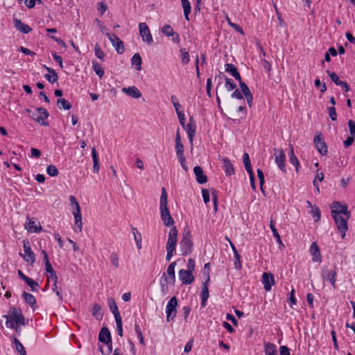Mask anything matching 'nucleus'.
Returning <instances> with one entry per match:
<instances>
[{
	"label": "nucleus",
	"mask_w": 355,
	"mask_h": 355,
	"mask_svg": "<svg viewBox=\"0 0 355 355\" xmlns=\"http://www.w3.org/2000/svg\"><path fill=\"white\" fill-rule=\"evenodd\" d=\"M180 251L182 255L185 257L190 254L193 251V243L192 236L189 230H184L180 242Z\"/></svg>",
	"instance_id": "nucleus-1"
},
{
	"label": "nucleus",
	"mask_w": 355,
	"mask_h": 355,
	"mask_svg": "<svg viewBox=\"0 0 355 355\" xmlns=\"http://www.w3.org/2000/svg\"><path fill=\"white\" fill-rule=\"evenodd\" d=\"M336 266H334V268L331 269L328 266H323L321 268V277L324 282H329L334 289L336 288Z\"/></svg>",
	"instance_id": "nucleus-2"
},
{
	"label": "nucleus",
	"mask_w": 355,
	"mask_h": 355,
	"mask_svg": "<svg viewBox=\"0 0 355 355\" xmlns=\"http://www.w3.org/2000/svg\"><path fill=\"white\" fill-rule=\"evenodd\" d=\"M8 313V315L3 316L6 321H10L14 324H21L23 326L25 325V318L20 309L12 306L9 309Z\"/></svg>",
	"instance_id": "nucleus-3"
},
{
	"label": "nucleus",
	"mask_w": 355,
	"mask_h": 355,
	"mask_svg": "<svg viewBox=\"0 0 355 355\" xmlns=\"http://www.w3.org/2000/svg\"><path fill=\"white\" fill-rule=\"evenodd\" d=\"M343 214L347 218L351 217V213L348 210L347 204H342L340 202L334 201L331 205V215H340Z\"/></svg>",
	"instance_id": "nucleus-4"
},
{
	"label": "nucleus",
	"mask_w": 355,
	"mask_h": 355,
	"mask_svg": "<svg viewBox=\"0 0 355 355\" xmlns=\"http://www.w3.org/2000/svg\"><path fill=\"white\" fill-rule=\"evenodd\" d=\"M334 218L336 227L341 234L342 239H344L345 236L346 232L348 230L347 220L349 218H347V216H341V215H331Z\"/></svg>",
	"instance_id": "nucleus-5"
},
{
	"label": "nucleus",
	"mask_w": 355,
	"mask_h": 355,
	"mask_svg": "<svg viewBox=\"0 0 355 355\" xmlns=\"http://www.w3.org/2000/svg\"><path fill=\"white\" fill-rule=\"evenodd\" d=\"M178 300L176 297H171L166 307V321L169 322L173 320L177 315Z\"/></svg>",
	"instance_id": "nucleus-6"
},
{
	"label": "nucleus",
	"mask_w": 355,
	"mask_h": 355,
	"mask_svg": "<svg viewBox=\"0 0 355 355\" xmlns=\"http://www.w3.org/2000/svg\"><path fill=\"white\" fill-rule=\"evenodd\" d=\"M178 231L176 227L173 226L171 228L168 233V238L166 242V250L170 251H175L177 245Z\"/></svg>",
	"instance_id": "nucleus-7"
},
{
	"label": "nucleus",
	"mask_w": 355,
	"mask_h": 355,
	"mask_svg": "<svg viewBox=\"0 0 355 355\" xmlns=\"http://www.w3.org/2000/svg\"><path fill=\"white\" fill-rule=\"evenodd\" d=\"M23 247L24 254H22L21 253L19 254L23 257V259L25 261L33 264L35 261V254L31 250L30 243L28 240L23 241Z\"/></svg>",
	"instance_id": "nucleus-8"
},
{
	"label": "nucleus",
	"mask_w": 355,
	"mask_h": 355,
	"mask_svg": "<svg viewBox=\"0 0 355 355\" xmlns=\"http://www.w3.org/2000/svg\"><path fill=\"white\" fill-rule=\"evenodd\" d=\"M106 36L108 37L109 40L111 42L118 53L121 54L124 52L125 48L123 42L117 35L114 33H107Z\"/></svg>",
	"instance_id": "nucleus-9"
},
{
	"label": "nucleus",
	"mask_w": 355,
	"mask_h": 355,
	"mask_svg": "<svg viewBox=\"0 0 355 355\" xmlns=\"http://www.w3.org/2000/svg\"><path fill=\"white\" fill-rule=\"evenodd\" d=\"M35 111L37 114H41V116L35 117V114L33 113V115L31 116L32 119L37 121L41 125L48 126L49 123L45 120L49 116L48 111L45 108L42 107L36 108Z\"/></svg>",
	"instance_id": "nucleus-10"
},
{
	"label": "nucleus",
	"mask_w": 355,
	"mask_h": 355,
	"mask_svg": "<svg viewBox=\"0 0 355 355\" xmlns=\"http://www.w3.org/2000/svg\"><path fill=\"white\" fill-rule=\"evenodd\" d=\"M139 29L143 41L146 42L148 44H152L153 42V37L146 24L144 22L139 23Z\"/></svg>",
	"instance_id": "nucleus-11"
},
{
	"label": "nucleus",
	"mask_w": 355,
	"mask_h": 355,
	"mask_svg": "<svg viewBox=\"0 0 355 355\" xmlns=\"http://www.w3.org/2000/svg\"><path fill=\"white\" fill-rule=\"evenodd\" d=\"M314 144H315V146L318 152L321 155H325L327 153V146L324 142V138L321 133H316V135L314 137Z\"/></svg>",
	"instance_id": "nucleus-12"
},
{
	"label": "nucleus",
	"mask_w": 355,
	"mask_h": 355,
	"mask_svg": "<svg viewBox=\"0 0 355 355\" xmlns=\"http://www.w3.org/2000/svg\"><path fill=\"white\" fill-rule=\"evenodd\" d=\"M275 163L277 164L279 168L284 173L286 172V166H285V161H286V155L284 151L282 149L278 150L277 148H275Z\"/></svg>",
	"instance_id": "nucleus-13"
},
{
	"label": "nucleus",
	"mask_w": 355,
	"mask_h": 355,
	"mask_svg": "<svg viewBox=\"0 0 355 355\" xmlns=\"http://www.w3.org/2000/svg\"><path fill=\"white\" fill-rule=\"evenodd\" d=\"M176 266V261H173L168 266L166 272L168 276H166V274L164 273L162 279H164L166 283H169L170 284L174 285L175 282V267Z\"/></svg>",
	"instance_id": "nucleus-14"
},
{
	"label": "nucleus",
	"mask_w": 355,
	"mask_h": 355,
	"mask_svg": "<svg viewBox=\"0 0 355 355\" xmlns=\"http://www.w3.org/2000/svg\"><path fill=\"white\" fill-rule=\"evenodd\" d=\"M178 276L182 283L185 285H189L194 281V277L192 272L185 269L180 270Z\"/></svg>",
	"instance_id": "nucleus-15"
},
{
	"label": "nucleus",
	"mask_w": 355,
	"mask_h": 355,
	"mask_svg": "<svg viewBox=\"0 0 355 355\" xmlns=\"http://www.w3.org/2000/svg\"><path fill=\"white\" fill-rule=\"evenodd\" d=\"M160 215L165 226L169 227L174 224V220L170 214L168 207L160 208Z\"/></svg>",
	"instance_id": "nucleus-16"
},
{
	"label": "nucleus",
	"mask_w": 355,
	"mask_h": 355,
	"mask_svg": "<svg viewBox=\"0 0 355 355\" xmlns=\"http://www.w3.org/2000/svg\"><path fill=\"white\" fill-rule=\"evenodd\" d=\"M263 288L266 291L271 290L272 286L275 284L274 276L272 273L263 272L262 275Z\"/></svg>",
	"instance_id": "nucleus-17"
},
{
	"label": "nucleus",
	"mask_w": 355,
	"mask_h": 355,
	"mask_svg": "<svg viewBox=\"0 0 355 355\" xmlns=\"http://www.w3.org/2000/svg\"><path fill=\"white\" fill-rule=\"evenodd\" d=\"M162 33L167 37H173V41L175 43L180 42V37L178 33L173 31V28L168 24L164 25L162 28Z\"/></svg>",
	"instance_id": "nucleus-18"
},
{
	"label": "nucleus",
	"mask_w": 355,
	"mask_h": 355,
	"mask_svg": "<svg viewBox=\"0 0 355 355\" xmlns=\"http://www.w3.org/2000/svg\"><path fill=\"white\" fill-rule=\"evenodd\" d=\"M193 173L198 184H202L207 182V177L204 174L202 168L199 166L193 168Z\"/></svg>",
	"instance_id": "nucleus-19"
},
{
	"label": "nucleus",
	"mask_w": 355,
	"mask_h": 355,
	"mask_svg": "<svg viewBox=\"0 0 355 355\" xmlns=\"http://www.w3.org/2000/svg\"><path fill=\"white\" fill-rule=\"evenodd\" d=\"M310 253L312 255V260L315 262H320L321 261V253L320 250V248L316 242H313L310 246Z\"/></svg>",
	"instance_id": "nucleus-20"
},
{
	"label": "nucleus",
	"mask_w": 355,
	"mask_h": 355,
	"mask_svg": "<svg viewBox=\"0 0 355 355\" xmlns=\"http://www.w3.org/2000/svg\"><path fill=\"white\" fill-rule=\"evenodd\" d=\"M112 336L110 331L107 327H103L98 334V340L101 343H111Z\"/></svg>",
	"instance_id": "nucleus-21"
},
{
	"label": "nucleus",
	"mask_w": 355,
	"mask_h": 355,
	"mask_svg": "<svg viewBox=\"0 0 355 355\" xmlns=\"http://www.w3.org/2000/svg\"><path fill=\"white\" fill-rule=\"evenodd\" d=\"M21 297L24 301L30 305L33 311L37 309V302L35 297L31 293L24 291Z\"/></svg>",
	"instance_id": "nucleus-22"
},
{
	"label": "nucleus",
	"mask_w": 355,
	"mask_h": 355,
	"mask_svg": "<svg viewBox=\"0 0 355 355\" xmlns=\"http://www.w3.org/2000/svg\"><path fill=\"white\" fill-rule=\"evenodd\" d=\"M187 132L189 141L191 146V150L193 149V137L196 135V123H189L187 126L184 128Z\"/></svg>",
	"instance_id": "nucleus-23"
},
{
	"label": "nucleus",
	"mask_w": 355,
	"mask_h": 355,
	"mask_svg": "<svg viewBox=\"0 0 355 355\" xmlns=\"http://www.w3.org/2000/svg\"><path fill=\"white\" fill-rule=\"evenodd\" d=\"M13 22L16 29L24 34H28L32 31L28 25L23 23L20 19H14Z\"/></svg>",
	"instance_id": "nucleus-24"
},
{
	"label": "nucleus",
	"mask_w": 355,
	"mask_h": 355,
	"mask_svg": "<svg viewBox=\"0 0 355 355\" xmlns=\"http://www.w3.org/2000/svg\"><path fill=\"white\" fill-rule=\"evenodd\" d=\"M225 70L227 73H229L232 76H233L236 80L241 78V76L234 64L231 63L226 64L225 65Z\"/></svg>",
	"instance_id": "nucleus-25"
},
{
	"label": "nucleus",
	"mask_w": 355,
	"mask_h": 355,
	"mask_svg": "<svg viewBox=\"0 0 355 355\" xmlns=\"http://www.w3.org/2000/svg\"><path fill=\"white\" fill-rule=\"evenodd\" d=\"M270 228L272 232L273 236L276 239L277 242L279 244V248H281V246L284 248V244L282 243L280 235L277 231V230L275 227V220L272 218V217L270 218Z\"/></svg>",
	"instance_id": "nucleus-26"
},
{
	"label": "nucleus",
	"mask_w": 355,
	"mask_h": 355,
	"mask_svg": "<svg viewBox=\"0 0 355 355\" xmlns=\"http://www.w3.org/2000/svg\"><path fill=\"white\" fill-rule=\"evenodd\" d=\"M223 168L225 171L226 175L230 176L234 174V168L233 164L231 163L230 160L227 157H225L223 159Z\"/></svg>",
	"instance_id": "nucleus-27"
},
{
	"label": "nucleus",
	"mask_w": 355,
	"mask_h": 355,
	"mask_svg": "<svg viewBox=\"0 0 355 355\" xmlns=\"http://www.w3.org/2000/svg\"><path fill=\"white\" fill-rule=\"evenodd\" d=\"M28 223L25 225V228L28 232H40L42 230V227L39 225L37 226L35 220L27 217Z\"/></svg>",
	"instance_id": "nucleus-28"
},
{
	"label": "nucleus",
	"mask_w": 355,
	"mask_h": 355,
	"mask_svg": "<svg viewBox=\"0 0 355 355\" xmlns=\"http://www.w3.org/2000/svg\"><path fill=\"white\" fill-rule=\"evenodd\" d=\"M289 162L295 167V171L298 172L299 168L300 166V162L297 157L295 156L294 153V148L293 146H290V151L288 153Z\"/></svg>",
	"instance_id": "nucleus-29"
},
{
	"label": "nucleus",
	"mask_w": 355,
	"mask_h": 355,
	"mask_svg": "<svg viewBox=\"0 0 355 355\" xmlns=\"http://www.w3.org/2000/svg\"><path fill=\"white\" fill-rule=\"evenodd\" d=\"M123 92H125L128 96H130L135 98H138L141 96L140 91L135 86L124 87L123 89Z\"/></svg>",
	"instance_id": "nucleus-30"
},
{
	"label": "nucleus",
	"mask_w": 355,
	"mask_h": 355,
	"mask_svg": "<svg viewBox=\"0 0 355 355\" xmlns=\"http://www.w3.org/2000/svg\"><path fill=\"white\" fill-rule=\"evenodd\" d=\"M264 353L265 355H277L276 345L270 342L264 343Z\"/></svg>",
	"instance_id": "nucleus-31"
},
{
	"label": "nucleus",
	"mask_w": 355,
	"mask_h": 355,
	"mask_svg": "<svg viewBox=\"0 0 355 355\" xmlns=\"http://www.w3.org/2000/svg\"><path fill=\"white\" fill-rule=\"evenodd\" d=\"M108 304L111 312L113 313L114 316V318L118 319L119 318H121L116 303L113 298H110L108 300Z\"/></svg>",
	"instance_id": "nucleus-32"
},
{
	"label": "nucleus",
	"mask_w": 355,
	"mask_h": 355,
	"mask_svg": "<svg viewBox=\"0 0 355 355\" xmlns=\"http://www.w3.org/2000/svg\"><path fill=\"white\" fill-rule=\"evenodd\" d=\"M73 214L75 218V226L78 230V232H81L83 228V223L80 209H78V211H73Z\"/></svg>",
	"instance_id": "nucleus-33"
},
{
	"label": "nucleus",
	"mask_w": 355,
	"mask_h": 355,
	"mask_svg": "<svg viewBox=\"0 0 355 355\" xmlns=\"http://www.w3.org/2000/svg\"><path fill=\"white\" fill-rule=\"evenodd\" d=\"M12 343L15 345V349L20 354V355H26V352L24 345L17 338H12Z\"/></svg>",
	"instance_id": "nucleus-34"
},
{
	"label": "nucleus",
	"mask_w": 355,
	"mask_h": 355,
	"mask_svg": "<svg viewBox=\"0 0 355 355\" xmlns=\"http://www.w3.org/2000/svg\"><path fill=\"white\" fill-rule=\"evenodd\" d=\"M132 232L134 235V239L137 245V247L139 250L141 248V242H142V238L141 233L138 231V230L131 226Z\"/></svg>",
	"instance_id": "nucleus-35"
},
{
	"label": "nucleus",
	"mask_w": 355,
	"mask_h": 355,
	"mask_svg": "<svg viewBox=\"0 0 355 355\" xmlns=\"http://www.w3.org/2000/svg\"><path fill=\"white\" fill-rule=\"evenodd\" d=\"M182 6L184 11V15L187 21H189V14L191 13V3L189 0H181Z\"/></svg>",
	"instance_id": "nucleus-36"
},
{
	"label": "nucleus",
	"mask_w": 355,
	"mask_h": 355,
	"mask_svg": "<svg viewBox=\"0 0 355 355\" xmlns=\"http://www.w3.org/2000/svg\"><path fill=\"white\" fill-rule=\"evenodd\" d=\"M47 71L50 74H45L44 78L50 83H54L58 80V76L55 71L51 68H47Z\"/></svg>",
	"instance_id": "nucleus-37"
},
{
	"label": "nucleus",
	"mask_w": 355,
	"mask_h": 355,
	"mask_svg": "<svg viewBox=\"0 0 355 355\" xmlns=\"http://www.w3.org/2000/svg\"><path fill=\"white\" fill-rule=\"evenodd\" d=\"M92 315L96 320H100L103 318V313L101 310V306L98 304H95L92 310Z\"/></svg>",
	"instance_id": "nucleus-38"
},
{
	"label": "nucleus",
	"mask_w": 355,
	"mask_h": 355,
	"mask_svg": "<svg viewBox=\"0 0 355 355\" xmlns=\"http://www.w3.org/2000/svg\"><path fill=\"white\" fill-rule=\"evenodd\" d=\"M92 157L93 163H94L93 171H94V173H97L99 171L100 165H99V163H98V156L97 152L95 150V148H92Z\"/></svg>",
	"instance_id": "nucleus-39"
},
{
	"label": "nucleus",
	"mask_w": 355,
	"mask_h": 355,
	"mask_svg": "<svg viewBox=\"0 0 355 355\" xmlns=\"http://www.w3.org/2000/svg\"><path fill=\"white\" fill-rule=\"evenodd\" d=\"M57 105L60 109L69 110L71 108L72 105L65 98H58L57 100Z\"/></svg>",
	"instance_id": "nucleus-40"
},
{
	"label": "nucleus",
	"mask_w": 355,
	"mask_h": 355,
	"mask_svg": "<svg viewBox=\"0 0 355 355\" xmlns=\"http://www.w3.org/2000/svg\"><path fill=\"white\" fill-rule=\"evenodd\" d=\"M92 67L96 74L101 78L104 76V69L96 61H92Z\"/></svg>",
	"instance_id": "nucleus-41"
},
{
	"label": "nucleus",
	"mask_w": 355,
	"mask_h": 355,
	"mask_svg": "<svg viewBox=\"0 0 355 355\" xmlns=\"http://www.w3.org/2000/svg\"><path fill=\"white\" fill-rule=\"evenodd\" d=\"M141 63H142V59H141V55L139 53L134 54L131 58L132 65L137 66V69L140 70L141 68Z\"/></svg>",
	"instance_id": "nucleus-42"
},
{
	"label": "nucleus",
	"mask_w": 355,
	"mask_h": 355,
	"mask_svg": "<svg viewBox=\"0 0 355 355\" xmlns=\"http://www.w3.org/2000/svg\"><path fill=\"white\" fill-rule=\"evenodd\" d=\"M180 53H181V63L183 65L187 64L189 61V54L186 49L183 48L180 49Z\"/></svg>",
	"instance_id": "nucleus-43"
},
{
	"label": "nucleus",
	"mask_w": 355,
	"mask_h": 355,
	"mask_svg": "<svg viewBox=\"0 0 355 355\" xmlns=\"http://www.w3.org/2000/svg\"><path fill=\"white\" fill-rule=\"evenodd\" d=\"M58 279V277L55 270H53V272H51L49 273V277H48V281L49 282L50 280H51L53 282L52 287H51V289L53 291H55L57 289Z\"/></svg>",
	"instance_id": "nucleus-44"
},
{
	"label": "nucleus",
	"mask_w": 355,
	"mask_h": 355,
	"mask_svg": "<svg viewBox=\"0 0 355 355\" xmlns=\"http://www.w3.org/2000/svg\"><path fill=\"white\" fill-rule=\"evenodd\" d=\"M6 325L8 328L14 329L17 334L19 336L21 332V324H13L10 321H6Z\"/></svg>",
	"instance_id": "nucleus-45"
},
{
	"label": "nucleus",
	"mask_w": 355,
	"mask_h": 355,
	"mask_svg": "<svg viewBox=\"0 0 355 355\" xmlns=\"http://www.w3.org/2000/svg\"><path fill=\"white\" fill-rule=\"evenodd\" d=\"M167 193L164 187L162 188V194L160 196V207H167Z\"/></svg>",
	"instance_id": "nucleus-46"
},
{
	"label": "nucleus",
	"mask_w": 355,
	"mask_h": 355,
	"mask_svg": "<svg viewBox=\"0 0 355 355\" xmlns=\"http://www.w3.org/2000/svg\"><path fill=\"white\" fill-rule=\"evenodd\" d=\"M209 283L207 281H205L202 283V291L200 293V298H209Z\"/></svg>",
	"instance_id": "nucleus-47"
},
{
	"label": "nucleus",
	"mask_w": 355,
	"mask_h": 355,
	"mask_svg": "<svg viewBox=\"0 0 355 355\" xmlns=\"http://www.w3.org/2000/svg\"><path fill=\"white\" fill-rule=\"evenodd\" d=\"M28 286L31 288V291L33 292H37L38 291V289L40 288V285L37 282L34 281L31 277L25 282Z\"/></svg>",
	"instance_id": "nucleus-48"
},
{
	"label": "nucleus",
	"mask_w": 355,
	"mask_h": 355,
	"mask_svg": "<svg viewBox=\"0 0 355 355\" xmlns=\"http://www.w3.org/2000/svg\"><path fill=\"white\" fill-rule=\"evenodd\" d=\"M135 332H136L137 337L139 340V343L141 345H144V338L141 328H140L139 324L137 322V320H135Z\"/></svg>",
	"instance_id": "nucleus-49"
},
{
	"label": "nucleus",
	"mask_w": 355,
	"mask_h": 355,
	"mask_svg": "<svg viewBox=\"0 0 355 355\" xmlns=\"http://www.w3.org/2000/svg\"><path fill=\"white\" fill-rule=\"evenodd\" d=\"M46 173L51 177H55L58 175V168L53 164H50L46 168Z\"/></svg>",
	"instance_id": "nucleus-50"
},
{
	"label": "nucleus",
	"mask_w": 355,
	"mask_h": 355,
	"mask_svg": "<svg viewBox=\"0 0 355 355\" xmlns=\"http://www.w3.org/2000/svg\"><path fill=\"white\" fill-rule=\"evenodd\" d=\"M311 213L314 219V222L317 223L320 220L321 212L318 207L315 206L314 209L311 210Z\"/></svg>",
	"instance_id": "nucleus-51"
},
{
	"label": "nucleus",
	"mask_w": 355,
	"mask_h": 355,
	"mask_svg": "<svg viewBox=\"0 0 355 355\" xmlns=\"http://www.w3.org/2000/svg\"><path fill=\"white\" fill-rule=\"evenodd\" d=\"M238 81L241 88L240 92L243 94V96L251 92L248 86L242 80V78H240Z\"/></svg>",
	"instance_id": "nucleus-52"
},
{
	"label": "nucleus",
	"mask_w": 355,
	"mask_h": 355,
	"mask_svg": "<svg viewBox=\"0 0 355 355\" xmlns=\"http://www.w3.org/2000/svg\"><path fill=\"white\" fill-rule=\"evenodd\" d=\"M234 268L237 270L241 269V257L237 250H234Z\"/></svg>",
	"instance_id": "nucleus-53"
},
{
	"label": "nucleus",
	"mask_w": 355,
	"mask_h": 355,
	"mask_svg": "<svg viewBox=\"0 0 355 355\" xmlns=\"http://www.w3.org/2000/svg\"><path fill=\"white\" fill-rule=\"evenodd\" d=\"M225 87L227 91L230 92L233 89H235L236 88V85L234 83V81L232 79L229 78H225Z\"/></svg>",
	"instance_id": "nucleus-54"
},
{
	"label": "nucleus",
	"mask_w": 355,
	"mask_h": 355,
	"mask_svg": "<svg viewBox=\"0 0 355 355\" xmlns=\"http://www.w3.org/2000/svg\"><path fill=\"white\" fill-rule=\"evenodd\" d=\"M209 272H210V263H207L204 266L202 274H203V276L205 277V281H207V282H209V281H210Z\"/></svg>",
	"instance_id": "nucleus-55"
},
{
	"label": "nucleus",
	"mask_w": 355,
	"mask_h": 355,
	"mask_svg": "<svg viewBox=\"0 0 355 355\" xmlns=\"http://www.w3.org/2000/svg\"><path fill=\"white\" fill-rule=\"evenodd\" d=\"M257 177L259 178V185H260L261 189L262 192H263V184L265 182V180H264V173L262 171V170H261L260 168H258L257 170Z\"/></svg>",
	"instance_id": "nucleus-56"
},
{
	"label": "nucleus",
	"mask_w": 355,
	"mask_h": 355,
	"mask_svg": "<svg viewBox=\"0 0 355 355\" xmlns=\"http://www.w3.org/2000/svg\"><path fill=\"white\" fill-rule=\"evenodd\" d=\"M327 73L329 75V76L330 77L331 80L336 85H339L340 83L341 82V80H340L339 79V77L338 76V75L334 73V72H331L329 70H327Z\"/></svg>",
	"instance_id": "nucleus-57"
},
{
	"label": "nucleus",
	"mask_w": 355,
	"mask_h": 355,
	"mask_svg": "<svg viewBox=\"0 0 355 355\" xmlns=\"http://www.w3.org/2000/svg\"><path fill=\"white\" fill-rule=\"evenodd\" d=\"M94 54L100 60H103L104 59L105 53L101 49V48H100V46H99V45L98 44H96V45H95Z\"/></svg>",
	"instance_id": "nucleus-58"
},
{
	"label": "nucleus",
	"mask_w": 355,
	"mask_h": 355,
	"mask_svg": "<svg viewBox=\"0 0 355 355\" xmlns=\"http://www.w3.org/2000/svg\"><path fill=\"white\" fill-rule=\"evenodd\" d=\"M116 323V331L121 337L123 336V324H122V318H119L118 319H115Z\"/></svg>",
	"instance_id": "nucleus-59"
},
{
	"label": "nucleus",
	"mask_w": 355,
	"mask_h": 355,
	"mask_svg": "<svg viewBox=\"0 0 355 355\" xmlns=\"http://www.w3.org/2000/svg\"><path fill=\"white\" fill-rule=\"evenodd\" d=\"M227 21L228 22V24L233 28H234L237 32L241 33L242 35L244 34L243 28L237 24H234L230 21L229 17H227Z\"/></svg>",
	"instance_id": "nucleus-60"
},
{
	"label": "nucleus",
	"mask_w": 355,
	"mask_h": 355,
	"mask_svg": "<svg viewBox=\"0 0 355 355\" xmlns=\"http://www.w3.org/2000/svg\"><path fill=\"white\" fill-rule=\"evenodd\" d=\"M349 130L351 136L355 137V121L352 119L348 121Z\"/></svg>",
	"instance_id": "nucleus-61"
},
{
	"label": "nucleus",
	"mask_w": 355,
	"mask_h": 355,
	"mask_svg": "<svg viewBox=\"0 0 355 355\" xmlns=\"http://www.w3.org/2000/svg\"><path fill=\"white\" fill-rule=\"evenodd\" d=\"M329 117L332 121L337 119V113L334 106H331L328 108Z\"/></svg>",
	"instance_id": "nucleus-62"
},
{
	"label": "nucleus",
	"mask_w": 355,
	"mask_h": 355,
	"mask_svg": "<svg viewBox=\"0 0 355 355\" xmlns=\"http://www.w3.org/2000/svg\"><path fill=\"white\" fill-rule=\"evenodd\" d=\"M202 196L203 198V201L205 204L208 203L210 201L209 198V191L207 189H202Z\"/></svg>",
	"instance_id": "nucleus-63"
},
{
	"label": "nucleus",
	"mask_w": 355,
	"mask_h": 355,
	"mask_svg": "<svg viewBox=\"0 0 355 355\" xmlns=\"http://www.w3.org/2000/svg\"><path fill=\"white\" fill-rule=\"evenodd\" d=\"M97 10L103 15L107 10V6L104 2H100L97 4Z\"/></svg>",
	"instance_id": "nucleus-64"
}]
</instances>
